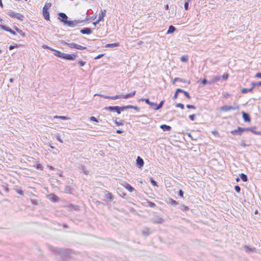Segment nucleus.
Wrapping results in <instances>:
<instances>
[{"instance_id": "f257e3e1", "label": "nucleus", "mask_w": 261, "mask_h": 261, "mask_svg": "<svg viewBox=\"0 0 261 261\" xmlns=\"http://www.w3.org/2000/svg\"><path fill=\"white\" fill-rule=\"evenodd\" d=\"M136 93V91H134L131 93H127L125 95H117L112 96H105L104 97L107 99H112V100H116V99H119V98L127 99L129 97H134Z\"/></svg>"}, {"instance_id": "f03ea898", "label": "nucleus", "mask_w": 261, "mask_h": 261, "mask_svg": "<svg viewBox=\"0 0 261 261\" xmlns=\"http://www.w3.org/2000/svg\"><path fill=\"white\" fill-rule=\"evenodd\" d=\"M8 15L12 18H16L18 20L22 21L24 18L23 15L15 12H10L8 13Z\"/></svg>"}, {"instance_id": "7ed1b4c3", "label": "nucleus", "mask_w": 261, "mask_h": 261, "mask_svg": "<svg viewBox=\"0 0 261 261\" xmlns=\"http://www.w3.org/2000/svg\"><path fill=\"white\" fill-rule=\"evenodd\" d=\"M67 45L70 48H75L79 50H84L86 49V47L81 46L74 43H67Z\"/></svg>"}, {"instance_id": "20e7f679", "label": "nucleus", "mask_w": 261, "mask_h": 261, "mask_svg": "<svg viewBox=\"0 0 261 261\" xmlns=\"http://www.w3.org/2000/svg\"><path fill=\"white\" fill-rule=\"evenodd\" d=\"M77 57V55L75 54H64L63 56V59L67 60H74Z\"/></svg>"}, {"instance_id": "39448f33", "label": "nucleus", "mask_w": 261, "mask_h": 261, "mask_svg": "<svg viewBox=\"0 0 261 261\" xmlns=\"http://www.w3.org/2000/svg\"><path fill=\"white\" fill-rule=\"evenodd\" d=\"M239 107L238 106L237 107H233L232 106H224L223 107H221L220 109L222 111L226 112H228L231 110H234L236 109H239Z\"/></svg>"}, {"instance_id": "423d86ee", "label": "nucleus", "mask_w": 261, "mask_h": 261, "mask_svg": "<svg viewBox=\"0 0 261 261\" xmlns=\"http://www.w3.org/2000/svg\"><path fill=\"white\" fill-rule=\"evenodd\" d=\"M105 109L106 110H108V111H116L117 112V113L118 114H120V113H121L120 110H121V108H120L118 106H115V107L110 106L108 107H106L105 108Z\"/></svg>"}, {"instance_id": "0eeeda50", "label": "nucleus", "mask_w": 261, "mask_h": 261, "mask_svg": "<svg viewBox=\"0 0 261 261\" xmlns=\"http://www.w3.org/2000/svg\"><path fill=\"white\" fill-rule=\"evenodd\" d=\"M45 48L48 49L50 50L55 51V55L59 58H63V56L64 55V53H62L61 51L57 50H55L54 49L51 48L49 47L46 46L45 47Z\"/></svg>"}, {"instance_id": "6e6552de", "label": "nucleus", "mask_w": 261, "mask_h": 261, "mask_svg": "<svg viewBox=\"0 0 261 261\" xmlns=\"http://www.w3.org/2000/svg\"><path fill=\"white\" fill-rule=\"evenodd\" d=\"M244 131H245V128L238 127L237 129L232 130L230 132V133L232 135L239 134V135H242V133Z\"/></svg>"}, {"instance_id": "1a4fd4ad", "label": "nucleus", "mask_w": 261, "mask_h": 261, "mask_svg": "<svg viewBox=\"0 0 261 261\" xmlns=\"http://www.w3.org/2000/svg\"><path fill=\"white\" fill-rule=\"evenodd\" d=\"M47 197L51 201L54 202H58L60 200L59 197L54 194L47 195Z\"/></svg>"}, {"instance_id": "9d476101", "label": "nucleus", "mask_w": 261, "mask_h": 261, "mask_svg": "<svg viewBox=\"0 0 261 261\" xmlns=\"http://www.w3.org/2000/svg\"><path fill=\"white\" fill-rule=\"evenodd\" d=\"M59 19H60V21L63 22L64 24L67 20V16L64 13H60L59 14Z\"/></svg>"}, {"instance_id": "9b49d317", "label": "nucleus", "mask_w": 261, "mask_h": 261, "mask_svg": "<svg viewBox=\"0 0 261 261\" xmlns=\"http://www.w3.org/2000/svg\"><path fill=\"white\" fill-rule=\"evenodd\" d=\"M136 164H137V166L138 168H142L144 165L143 160L140 156H138L137 160H136Z\"/></svg>"}, {"instance_id": "f8f14e48", "label": "nucleus", "mask_w": 261, "mask_h": 261, "mask_svg": "<svg viewBox=\"0 0 261 261\" xmlns=\"http://www.w3.org/2000/svg\"><path fill=\"white\" fill-rule=\"evenodd\" d=\"M0 28L3 30H5L7 32L10 33L13 35H16V33L14 31H13V30L8 27H6L4 25H0Z\"/></svg>"}, {"instance_id": "ddd939ff", "label": "nucleus", "mask_w": 261, "mask_h": 261, "mask_svg": "<svg viewBox=\"0 0 261 261\" xmlns=\"http://www.w3.org/2000/svg\"><path fill=\"white\" fill-rule=\"evenodd\" d=\"M122 185L130 192H132L135 190L134 188L127 182L122 184Z\"/></svg>"}, {"instance_id": "4468645a", "label": "nucleus", "mask_w": 261, "mask_h": 261, "mask_svg": "<svg viewBox=\"0 0 261 261\" xmlns=\"http://www.w3.org/2000/svg\"><path fill=\"white\" fill-rule=\"evenodd\" d=\"M42 14L44 19L47 21L50 20L49 13L48 10L42 9Z\"/></svg>"}, {"instance_id": "2eb2a0df", "label": "nucleus", "mask_w": 261, "mask_h": 261, "mask_svg": "<svg viewBox=\"0 0 261 261\" xmlns=\"http://www.w3.org/2000/svg\"><path fill=\"white\" fill-rule=\"evenodd\" d=\"M256 127L255 126L251 127H247L245 128V131H250L256 135H260V132L256 131L255 129Z\"/></svg>"}, {"instance_id": "dca6fc26", "label": "nucleus", "mask_w": 261, "mask_h": 261, "mask_svg": "<svg viewBox=\"0 0 261 261\" xmlns=\"http://www.w3.org/2000/svg\"><path fill=\"white\" fill-rule=\"evenodd\" d=\"M77 22L76 21L72 20H67V21L64 23V24L67 25L69 27H74L77 24Z\"/></svg>"}, {"instance_id": "f3484780", "label": "nucleus", "mask_w": 261, "mask_h": 261, "mask_svg": "<svg viewBox=\"0 0 261 261\" xmlns=\"http://www.w3.org/2000/svg\"><path fill=\"white\" fill-rule=\"evenodd\" d=\"M106 10H101L100 13L99 14L98 18V21H100L101 20H103V17L106 15Z\"/></svg>"}, {"instance_id": "a211bd4d", "label": "nucleus", "mask_w": 261, "mask_h": 261, "mask_svg": "<svg viewBox=\"0 0 261 261\" xmlns=\"http://www.w3.org/2000/svg\"><path fill=\"white\" fill-rule=\"evenodd\" d=\"M242 117L245 121L250 122L251 121V119L249 116V115L246 113L244 112H242Z\"/></svg>"}, {"instance_id": "6ab92c4d", "label": "nucleus", "mask_w": 261, "mask_h": 261, "mask_svg": "<svg viewBox=\"0 0 261 261\" xmlns=\"http://www.w3.org/2000/svg\"><path fill=\"white\" fill-rule=\"evenodd\" d=\"M133 109L135 110H137V111H138L139 110V108L136 107V106H132V105H128V106H125V107H121V109L122 111L124 110H125V109Z\"/></svg>"}, {"instance_id": "aec40b11", "label": "nucleus", "mask_w": 261, "mask_h": 261, "mask_svg": "<svg viewBox=\"0 0 261 261\" xmlns=\"http://www.w3.org/2000/svg\"><path fill=\"white\" fill-rule=\"evenodd\" d=\"M80 32L83 34H90L92 33V31L90 28H87L81 30Z\"/></svg>"}, {"instance_id": "412c9836", "label": "nucleus", "mask_w": 261, "mask_h": 261, "mask_svg": "<svg viewBox=\"0 0 261 261\" xmlns=\"http://www.w3.org/2000/svg\"><path fill=\"white\" fill-rule=\"evenodd\" d=\"M160 128H162L164 131H170L171 129V127L166 124H162L160 126Z\"/></svg>"}, {"instance_id": "4be33fe9", "label": "nucleus", "mask_w": 261, "mask_h": 261, "mask_svg": "<svg viewBox=\"0 0 261 261\" xmlns=\"http://www.w3.org/2000/svg\"><path fill=\"white\" fill-rule=\"evenodd\" d=\"M105 197L109 200H111L114 198V196L111 193L107 192L105 195Z\"/></svg>"}, {"instance_id": "5701e85b", "label": "nucleus", "mask_w": 261, "mask_h": 261, "mask_svg": "<svg viewBox=\"0 0 261 261\" xmlns=\"http://www.w3.org/2000/svg\"><path fill=\"white\" fill-rule=\"evenodd\" d=\"M177 91H180V92L183 93L184 95L186 96V97H187L188 99L191 98V96L188 92L184 91L181 89H177Z\"/></svg>"}, {"instance_id": "b1692460", "label": "nucleus", "mask_w": 261, "mask_h": 261, "mask_svg": "<svg viewBox=\"0 0 261 261\" xmlns=\"http://www.w3.org/2000/svg\"><path fill=\"white\" fill-rule=\"evenodd\" d=\"M175 30H176V29L174 27H173V25H170L169 27V29L167 31V34H171V33H173L175 31Z\"/></svg>"}, {"instance_id": "393cba45", "label": "nucleus", "mask_w": 261, "mask_h": 261, "mask_svg": "<svg viewBox=\"0 0 261 261\" xmlns=\"http://www.w3.org/2000/svg\"><path fill=\"white\" fill-rule=\"evenodd\" d=\"M119 46V43L116 42V43H114L107 44H106V47H117V46Z\"/></svg>"}, {"instance_id": "a878e982", "label": "nucleus", "mask_w": 261, "mask_h": 261, "mask_svg": "<svg viewBox=\"0 0 261 261\" xmlns=\"http://www.w3.org/2000/svg\"><path fill=\"white\" fill-rule=\"evenodd\" d=\"M240 176L241 178V179L243 181H247L248 180V178H247V176L246 174H244V173H241L240 174Z\"/></svg>"}, {"instance_id": "bb28decb", "label": "nucleus", "mask_w": 261, "mask_h": 261, "mask_svg": "<svg viewBox=\"0 0 261 261\" xmlns=\"http://www.w3.org/2000/svg\"><path fill=\"white\" fill-rule=\"evenodd\" d=\"M169 203L171 205H177L178 204V202L175 201V200L172 199V198H169Z\"/></svg>"}, {"instance_id": "cd10ccee", "label": "nucleus", "mask_w": 261, "mask_h": 261, "mask_svg": "<svg viewBox=\"0 0 261 261\" xmlns=\"http://www.w3.org/2000/svg\"><path fill=\"white\" fill-rule=\"evenodd\" d=\"M15 30L17 31L18 33H19L21 36L24 37L25 36V33L21 30L19 29L18 28L15 27Z\"/></svg>"}, {"instance_id": "c85d7f7f", "label": "nucleus", "mask_w": 261, "mask_h": 261, "mask_svg": "<svg viewBox=\"0 0 261 261\" xmlns=\"http://www.w3.org/2000/svg\"><path fill=\"white\" fill-rule=\"evenodd\" d=\"M252 90H253V88H251L249 89L244 88L241 90V92L242 93H246L249 92H251L252 91Z\"/></svg>"}, {"instance_id": "c756f323", "label": "nucleus", "mask_w": 261, "mask_h": 261, "mask_svg": "<svg viewBox=\"0 0 261 261\" xmlns=\"http://www.w3.org/2000/svg\"><path fill=\"white\" fill-rule=\"evenodd\" d=\"M142 100H144L147 104L150 105L151 107H152L153 105H156L155 103L150 102L148 98L142 99Z\"/></svg>"}, {"instance_id": "7c9ffc66", "label": "nucleus", "mask_w": 261, "mask_h": 261, "mask_svg": "<svg viewBox=\"0 0 261 261\" xmlns=\"http://www.w3.org/2000/svg\"><path fill=\"white\" fill-rule=\"evenodd\" d=\"M51 6V3H46L42 9L48 10Z\"/></svg>"}, {"instance_id": "2f4dec72", "label": "nucleus", "mask_w": 261, "mask_h": 261, "mask_svg": "<svg viewBox=\"0 0 261 261\" xmlns=\"http://www.w3.org/2000/svg\"><path fill=\"white\" fill-rule=\"evenodd\" d=\"M164 100H162L161 101V102L159 103V105H158V106H156V107H155L154 108V110H159L160 108H161L164 104Z\"/></svg>"}, {"instance_id": "473e14b6", "label": "nucleus", "mask_w": 261, "mask_h": 261, "mask_svg": "<svg viewBox=\"0 0 261 261\" xmlns=\"http://www.w3.org/2000/svg\"><path fill=\"white\" fill-rule=\"evenodd\" d=\"M115 123L118 126L123 125L124 124V121L122 120H119V121H117L116 119L115 121Z\"/></svg>"}, {"instance_id": "72a5a7b5", "label": "nucleus", "mask_w": 261, "mask_h": 261, "mask_svg": "<svg viewBox=\"0 0 261 261\" xmlns=\"http://www.w3.org/2000/svg\"><path fill=\"white\" fill-rule=\"evenodd\" d=\"M180 60L182 62H187L188 61V56L186 55L181 57Z\"/></svg>"}, {"instance_id": "f704fd0d", "label": "nucleus", "mask_w": 261, "mask_h": 261, "mask_svg": "<svg viewBox=\"0 0 261 261\" xmlns=\"http://www.w3.org/2000/svg\"><path fill=\"white\" fill-rule=\"evenodd\" d=\"M150 182H151V185L153 186H154V187L158 186L157 182L153 179V178L152 177L150 178Z\"/></svg>"}, {"instance_id": "c9c22d12", "label": "nucleus", "mask_w": 261, "mask_h": 261, "mask_svg": "<svg viewBox=\"0 0 261 261\" xmlns=\"http://www.w3.org/2000/svg\"><path fill=\"white\" fill-rule=\"evenodd\" d=\"M220 79V77L219 76H214L213 78V80L212 81V82H210V83H214V82H216L218 81H219Z\"/></svg>"}, {"instance_id": "e433bc0d", "label": "nucleus", "mask_w": 261, "mask_h": 261, "mask_svg": "<svg viewBox=\"0 0 261 261\" xmlns=\"http://www.w3.org/2000/svg\"><path fill=\"white\" fill-rule=\"evenodd\" d=\"M148 205L151 207H155L156 206V204L151 201H148L147 202Z\"/></svg>"}, {"instance_id": "4c0bfd02", "label": "nucleus", "mask_w": 261, "mask_h": 261, "mask_svg": "<svg viewBox=\"0 0 261 261\" xmlns=\"http://www.w3.org/2000/svg\"><path fill=\"white\" fill-rule=\"evenodd\" d=\"M234 190L238 193H239L241 191V188L239 186L236 185L234 186Z\"/></svg>"}, {"instance_id": "58836bf2", "label": "nucleus", "mask_w": 261, "mask_h": 261, "mask_svg": "<svg viewBox=\"0 0 261 261\" xmlns=\"http://www.w3.org/2000/svg\"><path fill=\"white\" fill-rule=\"evenodd\" d=\"M229 77V74L228 73H225L222 75V78L224 80H227Z\"/></svg>"}, {"instance_id": "ea45409f", "label": "nucleus", "mask_w": 261, "mask_h": 261, "mask_svg": "<svg viewBox=\"0 0 261 261\" xmlns=\"http://www.w3.org/2000/svg\"><path fill=\"white\" fill-rule=\"evenodd\" d=\"M245 250L247 252H249V251L251 250V251H254L255 250V248H249V247H245Z\"/></svg>"}, {"instance_id": "a19ab883", "label": "nucleus", "mask_w": 261, "mask_h": 261, "mask_svg": "<svg viewBox=\"0 0 261 261\" xmlns=\"http://www.w3.org/2000/svg\"><path fill=\"white\" fill-rule=\"evenodd\" d=\"M18 46V44L15 43L14 45H10L9 47V49L10 50H12L13 49H14V48L15 47H17Z\"/></svg>"}, {"instance_id": "79ce46f5", "label": "nucleus", "mask_w": 261, "mask_h": 261, "mask_svg": "<svg viewBox=\"0 0 261 261\" xmlns=\"http://www.w3.org/2000/svg\"><path fill=\"white\" fill-rule=\"evenodd\" d=\"M16 192H17V193L18 194H19V195H23V191H22L21 189H20L16 190Z\"/></svg>"}, {"instance_id": "37998d69", "label": "nucleus", "mask_w": 261, "mask_h": 261, "mask_svg": "<svg viewBox=\"0 0 261 261\" xmlns=\"http://www.w3.org/2000/svg\"><path fill=\"white\" fill-rule=\"evenodd\" d=\"M176 107H178V108H180L181 109H184V106L183 104L182 103H177L176 106Z\"/></svg>"}, {"instance_id": "c03bdc74", "label": "nucleus", "mask_w": 261, "mask_h": 261, "mask_svg": "<svg viewBox=\"0 0 261 261\" xmlns=\"http://www.w3.org/2000/svg\"><path fill=\"white\" fill-rule=\"evenodd\" d=\"M186 107L188 109H196V107L193 105H187Z\"/></svg>"}, {"instance_id": "a18cd8bd", "label": "nucleus", "mask_w": 261, "mask_h": 261, "mask_svg": "<svg viewBox=\"0 0 261 261\" xmlns=\"http://www.w3.org/2000/svg\"><path fill=\"white\" fill-rule=\"evenodd\" d=\"M79 65H80L81 66H82H82H84L85 65V64H86V62H85V61H81H81H79Z\"/></svg>"}, {"instance_id": "49530a36", "label": "nucleus", "mask_w": 261, "mask_h": 261, "mask_svg": "<svg viewBox=\"0 0 261 261\" xmlns=\"http://www.w3.org/2000/svg\"><path fill=\"white\" fill-rule=\"evenodd\" d=\"M90 119L91 120V121H95V122H98V120L94 116H91L90 118Z\"/></svg>"}, {"instance_id": "de8ad7c7", "label": "nucleus", "mask_w": 261, "mask_h": 261, "mask_svg": "<svg viewBox=\"0 0 261 261\" xmlns=\"http://www.w3.org/2000/svg\"><path fill=\"white\" fill-rule=\"evenodd\" d=\"M179 193V195L180 196V197L182 198H184V193L182 192V191L181 190H180L178 192Z\"/></svg>"}, {"instance_id": "09e8293b", "label": "nucleus", "mask_w": 261, "mask_h": 261, "mask_svg": "<svg viewBox=\"0 0 261 261\" xmlns=\"http://www.w3.org/2000/svg\"><path fill=\"white\" fill-rule=\"evenodd\" d=\"M179 91H177V89L176 90V92L173 96V99H176L177 98L178 96V93Z\"/></svg>"}, {"instance_id": "8fccbe9b", "label": "nucleus", "mask_w": 261, "mask_h": 261, "mask_svg": "<svg viewBox=\"0 0 261 261\" xmlns=\"http://www.w3.org/2000/svg\"><path fill=\"white\" fill-rule=\"evenodd\" d=\"M59 119H63V120H67L68 119V118L66 116H59Z\"/></svg>"}, {"instance_id": "3c124183", "label": "nucleus", "mask_w": 261, "mask_h": 261, "mask_svg": "<svg viewBox=\"0 0 261 261\" xmlns=\"http://www.w3.org/2000/svg\"><path fill=\"white\" fill-rule=\"evenodd\" d=\"M195 115L194 114L191 115L189 116V118L192 120L193 121L195 119Z\"/></svg>"}, {"instance_id": "603ef678", "label": "nucleus", "mask_w": 261, "mask_h": 261, "mask_svg": "<svg viewBox=\"0 0 261 261\" xmlns=\"http://www.w3.org/2000/svg\"><path fill=\"white\" fill-rule=\"evenodd\" d=\"M185 8L186 10H188L189 9V4L188 2H186L184 5Z\"/></svg>"}, {"instance_id": "864d4df0", "label": "nucleus", "mask_w": 261, "mask_h": 261, "mask_svg": "<svg viewBox=\"0 0 261 261\" xmlns=\"http://www.w3.org/2000/svg\"><path fill=\"white\" fill-rule=\"evenodd\" d=\"M230 94L229 93L226 92L225 94H224L223 96H224V98H226L229 97L230 96Z\"/></svg>"}, {"instance_id": "5fc2aeb1", "label": "nucleus", "mask_w": 261, "mask_h": 261, "mask_svg": "<svg viewBox=\"0 0 261 261\" xmlns=\"http://www.w3.org/2000/svg\"><path fill=\"white\" fill-rule=\"evenodd\" d=\"M31 202L33 204L38 205V203L37 200H31Z\"/></svg>"}, {"instance_id": "6e6d98bb", "label": "nucleus", "mask_w": 261, "mask_h": 261, "mask_svg": "<svg viewBox=\"0 0 261 261\" xmlns=\"http://www.w3.org/2000/svg\"><path fill=\"white\" fill-rule=\"evenodd\" d=\"M103 56V54H100L95 57V59H98L101 58Z\"/></svg>"}, {"instance_id": "4d7b16f0", "label": "nucleus", "mask_w": 261, "mask_h": 261, "mask_svg": "<svg viewBox=\"0 0 261 261\" xmlns=\"http://www.w3.org/2000/svg\"><path fill=\"white\" fill-rule=\"evenodd\" d=\"M255 77H258V78H261V73H257L256 75H255Z\"/></svg>"}, {"instance_id": "13d9d810", "label": "nucleus", "mask_w": 261, "mask_h": 261, "mask_svg": "<svg viewBox=\"0 0 261 261\" xmlns=\"http://www.w3.org/2000/svg\"><path fill=\"white\" fill-rule=\"evenodd\" d=\"M206 83H207V81H206V80L205 79H204L203 80V81H202V85H205V84H206Z\"/></svg>"}, {"instance_id": "bf43d9fd", "label": "nucleus", "mask_w": 261, "mask_h": 261, "mask_svg": "<svg viewBox=\"0 0 261 261\" xmlns=\"http://www.w3.org/2000/svg\"><path fill=\"white\" fill-rule=\"evenodd\" d=\"M174 81H179L180 82H182V80L180 79V78H178V77H176L174 79Z\"/></svg>"}, {"instance_id": "052dcab7", "label": "nucleus", "mask_w": 261, "mask_h": 261, "mask_svg": "<svg viewBox=\"0 0 261 261\" xmlns=\"http://www.w3.org/2000/svg\"><path fill=\"white\" fill-rule=\"evenodd\" d=\"M116 132H117V133H118V134H121V133H122L123 132L122 130H121L118 129V130H117Z\"/></svg>"}, {"instance_id": "680f3d73", "label": "nucleus", "mask_w": 261, "mask_h": 261, "mask_svg": "<svg viewBox=\"0 0 261 261\" xmlns=\"http://www.w3.org/2000/svg\"><path fill=\"white\" fill-rule=\"evenodd\" d=\"M0 7L3 8V3H2V0H0Z\"/></svg>"}, {"instance_id": "e2e57ef3", "label": "nucleus", "mask_w": 261, "mask_h": 261, "mask_svg": "<svg viewBox=\"0 0 261 261\" xmlns=\"http://www.w3.org/2000/svg\"><path fill=\"white\" fill-rule=\"evenodd\" d=\"M212 133H213L214 135H217V134H218V132H217V131H216V130L213 131V132H212Z\"/></svg>"}, {"instance_id": "0e129e2a", "label": "nucleus", "mask_w": 261, "mask_h": 261, "mask_svg": "<svg viewBox=\"0 0 261 261\" xmlns=\"http://www.w3.org/2000/svg\"><path fill=\"white\" fill-rule=\"evenodd\" d=\"M252 87L251 88H253H253H254V87H255V86H256V84H255V83H253L252 84Z\"/></svg>"}, {"instance_id": "69168bd1", "label": "nucleus", "mask_w": 261, "mask_h": 261, "mask_svg": "<svg viewBox=\"0 0 261 261\" xmlns=\"http://www.w3.org/2000/svg\"><path fill=\"white\" fill-rule=\"evenodd\" d=\"M256 86H261V81L256 84Z\"/></svg>"}, {"instance_id": "338daca9", "label": "nucleus", "mask_w": 261, "mask_h": 261, "mask_svg": "<svg viewBox=\"0 0 261 261\" xmlns=\"http://www.w3.org/2000/svg\"><path fill=\"white\" fill-rule=\"evenodd\" d=\"M99 22V21H98V20H97L96 21H95V22H93V24L95 25H96L97 23H98Z\"/></svg>"}, {"instance_id": "774afa93", "label": "nucleus", "mask_w": 261, "mask_h": 261, "mask_svg": "<svg viewBox=\"0 0 261 261\" xmlns=\"http://www.w3.org/2000/svg\"><path fill=\"white\" fill-rule=\"evenodd\" d=\"M254 213H255V214H258V211L257 210H255V212H254Z\"/></svg>"}]
</instances>
